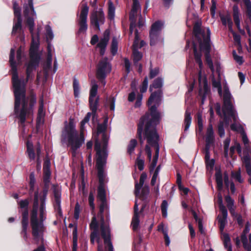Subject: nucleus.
<instances>
[{"label":"nucleus","mask_w":251,"mask_h":251,"mask_svg":"<svg viewBox=\"0 0 251 251\" xmlns=\"http://www.w3.org/2000/svg\"><path fill=\"white\" fill-rule=\"evenodd\" d=\"M198 126L199 130L201 132L203 130V124L202 120V115L201 113L198 114Z\"/></svg>","instance_id":"57"},{"label":"nucleus","mask_w":251,"mask_h":251,"mask_svg":"<svg viewBox=\"0 0 251 251\" xmlns=\"http://www.w3.org/2000/svg\"><path fill=\"white\" fill-rule=\"evenodd\" d=\"M232 33L233 39L235 42H236L238 45L241 44V37L239 35L237 34L233 30L231 31Z\"/></svg>","instance_id":"64"},{"label":"nucleus","mask_w":251,"mask_h":251,"mask_svg":"<svg viewBox=\"0 0 251 251\" xmlns=\"http://www.w3.org/2000/svg\"><path fill=\"white\" fill-rule=\"evenodd\" d=\"M98 85L96 83L95 80L91 81V87L90 90V96L89 99V102L90 104V107L93 113H95L97 109L99 97L95 99L96 97L98 92Z\"/></svg>","instance_id":"12"},{"label":"nucleus","mask_w":251,"mask_h":251,"mask_svg":"<svg viewBox=\"0 0 251 251\" xmlns=\"http://www.w3.org/2000/svg\"><path fill=\"white\" fill-rule=\"evenodd\" d=\"M215 177L218 189L221 190L223 188V177L221 172L220 171L217 172Z\"/></svg>","instance_id":"35"},{"label":"nucleus","mask_w":251,"mask_h":251,"mask_svg":"<svg viewBox=\"0 0 251 251\" xmlns=\"http://www.w3.org/2000/svg\"><path fill=\"white\" fill-rule=\"evenodd\" d=\"M192 118L191 117V113L188 110H186L185 113V118H184V125H185V129L184 130H187L191 123Z\"/></svg>","instance_id":"33"},{"label":"nucleus","mask_w":251,"mask_h":251,"mask_svg":"<svg viewBox=\"0 0 251 251\" xmlns=\"http://www.w3.org/2000/svg\"><path fill=\"white\" fill-rule=\"evenodd\" d=\"M104 21V15L102 10L93 12L90 16L91 24L95 25L99 29L100 24H103Z\"/></svg>","instance_id":"16"},{"label":"nucleus","mask_w":251,"mask_h":251,"mask_svg":"<svg viewBox=\"0 0 251 251\" xmlns=\"http://www.w3.org/2000/svg\"><path fill=\"white\" fill-rule=\"evenodd\" d=\"M207 31V37H205L204 36V35L203 34V36L201 37V40H199V44H201V43L202 44H203L204 42V41L206 40H208L209 44H210V30L209 28H207L206 29Z\"/></svg>","instance_id":"53"},{"label":"nucleus","mask_w":251,"mask_h":251,"mask_svg":"<svg viewBox=\"0 0 251 251\" xmlns=\"http://www.w3.org/2000/svg\"><path fill=\"white\" fill-rule=\"evenodd\" d=\"M95 148L96 150V166L98 171L100 183L98 189V199L100 202H106L103 169L106 163L107 152L105 150H101L98 143L96 144Z\"/></svg>","instance_id":"4"},{"label":"nucleus","mask_w":251,"mask_h":251,"mask_svg":"<svg viewBox=\"0 0 251 251\" xmlns=\"http://www.w3.org/2000/svg\"><path fill=\"white\" fill-rule=\"evenodd\" d=\"M161 26L162 24L159 22H156L152 25L150 33L151 46L154 45L157 42L158 33L161 29Z\"/></svg>","instance_id":"17"},{"label":"nucleus","mask_w":251,"mask_h":251,"mask_svg":"<svg viewBox=\"0 0 251 251\" xmlns=\"http://www.w3.org/2000/svg\"><path fill=\"white\" fill-rule=\"evenodd\" d=\"M249 231L250 224L249 223H247L245 226V228L241 235V240L244 248L248 251H250L251 249V246L250 244H248V239L247 237V234L249 232Z\"/></svg>","instance_id":"22"},{"label":"nucleus","mask_w":251,"mask_h":251,"mask_svg":"<svg viewBox=\"0 0 251 251\" xmlns=\"http://www.w3.org/2000/svg\"><path fill=\"white\" fill-rule=\"evenodd\" d=\"M38 209L33 208L31 215L30 223H33L39 222L37 219Z\"/></svg>","instance_id":"49"},{"label":"nucleus","mask_w":251,"mask_h":251,"mask_svg":"<svg viewBox=\"0 0 251 251\" xmlns=\"http://www.w3.org/2000/svg\"><path fill=\"white\" fill-rule=\"evenodd\" d=\"M77 227L75 226L73 230V251H77Z\"/></svg>","instance_id":"32"},{"label":"nucleus","mask_w":251,"mask_h":251,"mask_svg":"<svg viewBox=\"0 0 251 251\" xmlns=\"http://www.w3.org/2000/svg\"><path fill=\"white\" fill-rule=\"evenodd\" d=\"M147 176L146 173H142L140 177L139 183H136L135 185V194L136 196L140 195V190L143 186L145 181L147 179Z\"/></svg>","instance_id":"27"},{"label":"nucleus","mask_w":251,"mask_h":251,"mask_svg":"<svg viewBox=\"0 0 251 251\" xmlns=\"http://www.w3.org/2000/svg\"><path fill=\"white\" fill-rule=\"evenodd\" d=\"M150 192L149 188L148 186H145L142 189L141 196L145 197L149 195Z\"/></svg>","instance_id":"63"},{"label":"nucleus","mask_w":251,"mask_h":251,"mask_svg":"<svg viewBox=\"0 0 251 251\" xmlns=\"http://www.w3.org/2000/svg\"><path fill=\"white\" fill-rule=\"evenodd\" d=\"M108 119H105L104 121V123L102 124H100L98 126L97 134L99 135L100 133H102V141L100 142L98 138L95 139V150L96 151L95 147L97 143H98L100 147L101 150H105L107 152V155H108V152L107 150L108 143L109 140V136H108L104 131H105L107 127V123Z\"/></svg>","instance_id":"8"},{"label":"nucleus","mask_w":251,"mask_h":251,"mask_svg":"<svg viewBox=\"0 0 251 251\" xmlns=\"http://www.w3.org/2000/svg\"><path fill=\"white\" fill-rule=\"evenodd\" d=\"M139 225V215H134L131 222V226L134 230L138 228Z\"/></svg>","instance_id":"39"},{"label":"nucleus","mask_w":251,"mask_h":251,"mask_svg":"<svg viewBox=\"0 0 251 251\" xmlns=\"http://www.w3.org/2000/svg\"><path fill=\"white\" fill-rule=\"evenodd\" d=\"M141 154L140 153L136 160V165L140 171H142L144 168V160L141 158Z\"/></svg>","instance_id":"40"},{"label":"nucleus","mask_w":251,"mask_h":251,"mask_svg":"<svg viewBox=\"0 0 251 251\" xmlns=\"http://www.w3.org/2000/svg\"><path fill=\"white\" fill-rule=\"evenodd\" d=\"M246 7V14L251 22V0H243Z\"/></svg>","instance_id":"37"},{"label":"nucleus","mask_w":251,"mask_h":251,"mask_svg":"<svg viewBox=\"0 0 251 251\" xmlns=\"http://www.w3.org/2000/svg\"><path fill=\"white\" fill-rule=\"evenodd\" d=\"M115 99L114 97L110 98L108 100V103L109 105L111 110H114L115 109Z\"/></svg>","instance_id":"61"},{"label":"nucleus","mask_w":251,"mask_h":251,"mask_svg":"<svg viewBox=\"0 0 251 251\" xmlns=\"http://www.w3.org/2000/svg\"><path fill=\"white\" fill-rule=\"evenodd\" d=\"M53 192L56 205L58 206V208L60 207L61 203V190L60 188L58 185H53Z\"/></svg>","instance_id":"26"},{"label":"nucleus","mask_w":251,"mask_h":251,"mask_svg":"<svg viewBox=\"0 0 251 251\" xmlns=\"http://www.w3.org/2000/svg\"><path fill=\"white\" fill-rule=\"evenodd\" d=\"M219 197V206H220V210L221 212H222V216H227V211L226 208V207L222 203V197L221 195H219L218 196Z\"/></svg>","instance_id":"43"},{"label":"nucleus","mask_w":251,"mask_h":251,"mask_svg":"<svg viewBox=\"0 0 251 251\" xmlns=\"http://www.w3.org/2000/svg\"><path fill=\"white\" fill-rule=\"evenodd\" d=\"M80 213V205L78 203H76L75 205L74 211V217L75 219L77 220L79 217Z\"/></svg>","instance_id":"59"},{"label":"nucleus","mask_w":251,"mask_h":251,"mask_svg":"<svg viewBox=\"0 0 251 251\" xmlns=\"http://www.w3.org/2000/svg\"><path fill=\"white\" fill-rule=\"evenodd\" d=\"M89 203L91 209L94 210L95 209V204L94 203V196L92 192H90L88 198Z\"/></svg>","instance_id":"55"},{"label":"nucleus","mask_w":251,"mask_h":251,"mask_svg":"<svg viewBox=\"0 0 251 251\" xmlns=\"http://www.w3.org/2000/svg\"><path fill=\"white\" fill-rule=\"evenodd\" d=\"M212 85L214 87L218 88V93L221 95L222 94V87L220 82L214 79L212 80Z\"/></svg>","instance_id":"58"},{"label":"nucleus","mask_w":251,"mask_h":251,"mask_svg":"<svg viewBox=\"0 0 251 251\" xmlns=\"http://www.w3.org/2000/svg\"><path fill=\"white\" fill-rule=\"evenodd\" d=\"M194 57L195 61L197 63H198L199 68H200V71L199 73V81H200V78L201 76V70L203 68V63L202 62V60L201 59V52H199L197 50V48L195 45H194Z\"/></svg>","instance_id":"24"},{"label":"nucleus","mask_w":251,"mask_h":251,"mask_svg":"<svg viewBox=\"0 0 251 251\" xmlns=\"http://www.w3.org/2000/svg\"><path fill=\"white\" fill-rule=\"evenodd\" d=\"M232 177L240 183H242L243 181V180L241 178L240 171L235 172H232Z\"/></svg>","instance_id":"51"},{"label":"nucleus","mask_w":251,"mask_h":251,"mask_svg":"<svg viewBox=\"0 0 251 251\" xmlns=\"http://www.w3.org/2000/svg\"><path fill=\"white\" fill-rule=\"evenodd\" d=\"M201 23L198 22L195 23L194 26V32L198 41L201 40V37L203 36V32L201 30Z\"/></svg>","instance_id":"29"},{"label":"nucleus","mask_w":251,"mask_h":251,"mask_svg":"<svg viewBox=\"0 0 251 251\" xmlns=\"http://www.w3.org/2000/svg\"><path fill=\"white\" fill-rule=\"evenodd\" d=\"M18 204L20 208L23 209V211H25V210H27L28 211L27 208L29 204V201L28 200L25 199L21 200L18 202Z\"/></svg>","instance_id":"46"},{"label":"nucleus","mask_w":251,"mask_h":251,"mask_svg":"<svg viewBox=\"0 0 251 251\" xmlns=\"http://www.w3.org/2000/svg\"><path fill=\"white\" fill-rule=\"evenodd\" d=\"M52 63V54H51V48L49 45L48 47V57H47V66L49 68L51 67Z\"/></svg>","instance_id":"47"},{"label":"nucleus","mask_w":251,"mask_h":251,"mask_svg":"<svg viewBox=\"0 0 251 251\" xmlns=\"http://www.w3.org/2000/svg\"><path fill=\"white\" fill-rule=\"evenodd\" d=\"M224 105L223 107V114L225 117L226 115L231 116L234 121L237 120V116L235 111L234 110L231 103V95L227 86L224 88Z\"/></svg>","instance_id":"6"},{"label":"nucleus","mask_w":251,"mask_h":251,"mask_svg":"<svg viewBox=\"0 0 251 251\" xmlns=\"http://www.w3.org/2000/svg\"><path fill=\"white\" fill-rule=\"evenodd\" d=\"M91 115V113L88 112L81 122L79 135H78L75 129V126L72 119L70 120L68 125L67 122H65L66 125L62 132L61 142L62 144L66 143L67 142L68 145L71 146L73 156H74L75 155L77 150L84 143V126L86 123L89 121Z\"/></svg>","instance_id":"3"},{"label":"nucleus","mask_w":251,"mask_h":251,"mask_svg":"<svg viewBox=\"0 0 251 251\" xmlns=\"http://www.w3.org/2000/svg\"><path fill=\"white\" fill-rule=\"evenodd\" d=\"M220 17L223 25L225 26L227 25L229 30L232 31L233 23L230 16L227 14L226 15H221Z\"/></svg>","instance_id":"25"},{"label":"nucleus","mask_w":251,"mask_h":251,"mask_svg":"<svg viewBox=\"0 0 251 251\" xmlns=\"http://www.w3.org/2000/svg\"><path fill=\"white\" fill-rule=\"evenodd\" d=\"M27 24L32 36V43L30 49V60L27 65L26 71V78L25 81L19 79L15 62L14 61L15 50L11 49L9 57L12 71V82L15 98L14 112L16 117L21 122H25L26 116L32 112V107L36 102L35 95L31 94L29 97H25V84L30 77L31 72L38 65L39 57L37 51L39 46V33L36 38L34 37L33 31L34 23L33 18H28Z\"/></svg>","instance_id":"1"},{"label":"nucleus","mask_w":251,"mask_h":251,"mask_svg":"<svg viewBox=\"0 0 251 251\" xmlns=\"http://www.w3.org/2000/svg\"><path fill=\"white\" fill-rule=\"evenodd\" d=\"M111 65L107 58L101 59L97 67L96 76L99 79H104L111 71Z\"/></svg>","instance_id":"9"},{"label":"nucleus","mask_w":251,"mask_h":251,"mask_svg":"<svg viewBox=\"0 0 251 251\" xmlns=\"http://www.w3.org/2000/svg\"><path fill=\"white\" fill-rule=\"evenodd\" d=\"M218 133L220 137H223L225 135V129L223 123L221 122L218 126Z\"/></svg>","instance_id":"60"},{"label":"nucleus","mask_w":251,"mask_h":251,"mask_svg":"<svg viewBox=\"0 0 251 251\" xmlns=\"http://www.w3.org/2000/svg\"><path fill=\"white\" fill-rule=\"evenodd\" d=\"M32 228V235L33 240L36 244H38L40 242L43 241V234L45 230V227L42 222H36L31 223Z\"/></svg>","instance_id":"10"},{"label":"nucleus","mask_w":251,"mask_h":251,"mask_svg":"<svg viewBox=\"0 0 251 251\" xmlns=\"http://www.w3.org/2000/svg\"><path fill=\"white\" fill-rule=\"evenodd\" d=\"M26 153L31 161H34L36 158L37 169H40L41 161L40 158L41 151L40 144L38 143L34 148L32 143L28 140L26 142Z\"/></svg>","instance_id":"7"},{"label":"nucleus","mask_w":251,"mask_h":251,"mask_svg":"<svg viewBox=\"0 0 251 251\" xmlns=\"http://www.w3.org/2000/svg\"><path fill=\"white\" fill-rule=\"evenodd\" d=\"M225 200L229 210L231 213H232V212L234 211V201L229 196H226L225 198Z\"/></svg>","instance_id":"38"},{"label":"nucleus","mask_w":251,"mask_h":251,"mask_svg":"<svg viewBox=\"0 0 251 251\" xmlns=\"http://www.w3.org/2000/svg\"><path fill=\"white\" fill-rule=\"evenodd\" d=\"M233 56L234 59L240 65H242L243 63L244 59L243 58V57L241 56L238 55L236 54L235 50L233 51Z\"/></svg>","instance_id":"50"},{"label":"nucleus","mask_w":251,"mask_h":251,"mask_svg":"<svg viewBox=\"0 0 251 251\" xmlns=\"http://www.w3.org/2000/svg\"><path fill=\"white\" fill-rule=\"evenodd\" d=\"M110 31L106 30L103 34L102 37L100 39L97 47L100 49V54L103 55L105 52V48L109 40Z\"/></svg>","instance_id":"19"},{"label":"nucleus","mask_w":251,"mask_h":251,"mask_svg":"<svg viewBox=\"0 0 251 251\" xmlns=\"http://www.w3.org/2000/svg\"><path fill=\"white\" fill-rule=\"evenodd\" d=\"M227 216L223 215L222 217L218 216V222L220 224V229L221 231H223L227 223Z\"/></svg>","instance_id":"36"},{"label":"nucleus","mask_w":251,"mask_h":251,"mask_svg":"<svg viewBox=\"0 0 251 251\" xmlns=\"http://www.w3.org/2000/svg\"><path fill=\"white\" fill-rule=\"evenodd\" d=\"M24 14L25 17H27L29 16H34L36 15L35 12V14H33V13L31 12V10L28 5V3L24 5Z\"/></svg>","instance_id":"45"},{"label":"nucleus","mask_w":251,"mask_h":251,"mask_svg":"<svg viewBox=\"0 0 251 251\" xmlns=\"http://www.w3.org/2000/svg\"><path fill=\"white\" fill-rule=\"evenodd\" d=\"M90 227L91 230H93L90 235L91 242L92 244H94L95 240H96L99 244L98 247L100 246L101 250L102 251L101 247L100 245V238L98 236V224L95 215H94L92 218V221L90 225Z\"/></svg>","instance_id":"15"},{"label":"nucleus","mask_w":251,"mask_h":251,"mask_svg":"<svg viewBox=\"0 0 251 251\" xmlns=\"http://www.w3.org/2000/svg\"><path fill=\"white\" fill-rule=\"evenodd\" d=\"M168 202L166 200H164L161 205V208L162 211V215L164 217H166L167 216V208H168Z\"/></svg>","instance_id":"48"},{"label":"nucleus","mask_w":251,"mask_h":251,"mask_svg":"<svg viewBox=\"0 0 251 251\" xmlns=\"http://www.w3.org/2000/svg\"><path fill=\"white\" fill-rule=\"evenodd\" d=\"M140 10V5L138 1L133 2L132 9L130 13L129 19L134 22L137 15L138 12Z\"/></svg>","instance_id":"28"},{"label":"nucleus","mask_w":251,"mask_h":251,"mask_svg":"<svg viewBox=\"0 0 251 251\" xmlns=\"http://www.w3.org/2000/svg\"><path fill=\"white\" fill-rule=\"evenodd\" d=\"M115 7L111 0L108 1V16L112 19L114 17Z\"/></svg>","instance_id":"44"},{"label":"nucleus","mask_w":251,"mask_h":251,"mask_svg":"<svg viewBox=\"0 0 251 251\" xmlns=\"http://www.w3.org/2000/svg\"><path fill=\"white\" fill-rule=\"evenodd\" d=\"M74 94L75 97L78 96L79 92V82L77 80L74 79L73 82Z\"/></svg>","instance_id":"54"},{"label":"nucleus","mask_w":251,"mask_h":251,"mask_svg":"<svg viewBox=\"0 0 251 251\" xmlns=\"http://www.w3.org/2000/svg\"><path fill=\"white\" fill-rule=\"evenodd\" d=\"M22 229L21 234L23 236L24 239L26 241L27 239V228L28 226V211L25 210L22 211Z\"/></svg>","instance_id":"18"},{"label":"nucleus","mask_w":251,"mask_h":251,"mask_svg":"<svg viewBox=\"0 0 251 251\" xmlns=\"http://www.w3.org/2000/svg\"><path fill=\"white\" fill-rule=\"evenodd\" d=\"M137 142L135 139H131L127 147V152L129 154H131L133 152L135 148L137 146Z\"/></svg>","instance_id":"41"},{"label":"nucleus","mask_w":251,"mask_h":251,"mask_svg":"<svg viewBox=\"0 0 251 251\" xmlns=\"http://www.w3.org/2000/svg\"><path fill=\"white\" fill-rule=\"evenodd\" d=\"M50 160H45L43 166V179L44 182L45 183V188L43 191V197L41 199V202L43 201L44 203H45V201L47 195L48 189L50 185V177L51 175V172L50 171Z\"/></svg>","instance_id":"11"},{"label":"nucleus","mask_w":251,"mask_h":251,"mask_svg":"<svg viewBox=\"0 0 251 251\" xmlns=\"http://www.w3.org/2000/svg\"><path fill=\"white\" fill-rule=\"evenodd\" d=\"M159 73L158 68H155L154 69H151L150 72V78H153L156 76Z\"/></svg>","instance_id":"62"},{"label":"nucleus","mask_w":251,"mask_h":251,"mask_svg":"<svg viewBox=\"0 0 251 251\" xmlns=\"http://www.w3.org/2000/svg\"><path fill=\"white\" fill-rule=\"evenodd\" d=\"M148 77H146L142 83V84L140 87V92L142 93L145 92L148 88Z\"/></svg>","instance_id":"52"},{"label":"nucleus","mask_w":251,"mask_h":251,"mask_svg":"<svg viewBox=\"0 0 251 251\" xmlns=\"http://www.w3.org/2000/svg\"><path fill=\"white\" fill-rule=\"evenodd\" d=\"M22 19H17V21L13 25L12 35H15L21 32L22 30Z\"/></svg>","instance_id":"31"},{"label":"nucleus","mask_w":251,"mask_h":251,"mask_svg":"<svg viewBox=\"0 0 251 251\" xmlns=\"http://www.w3.org/2000/svg\"><path fill=\"white\" fill-rule=\"evenodd\" d=\"M214 141L215 136L213 126L211 124H209L205 133L206 146L207 147L210 146L214 143Z\"/></svg>","instance_id":"21"},{"label":"nucleus","mask_w":251,"mask_h":251,"mask_svg":"<svg viewBox=\"0 0 251 251\" xmlns=\"http://www.w3.org/2000/svg\"><path fill=\"white\" fill-rule=\"evenodd\" d=\"M200 50L201 51H203L205 53V59L207 65L211 69L212 73L214 72V68L212 60L211 58L209 52L210 50V45L209 44L208 40H206L204 41L203 44L201 43L200 44Z\"/></svg>","instance_id":"14"},{"label":"nucleus","mask_w":251,"mask_h":251,"mask_svg":"<svg viewBox=\"0 0 251 251\" xmlns=\"http://www.w3.org/2000/svg\"><path fill=\"white\" fill-rule=\"evenodd\" d=\"M118 50V41L116 37H113L112 41L111 51L113 55L116 54Z\"/></svg>","instance_id":"42"},{"label":"nucleus","mask_w":251,"mask_h":251,"mask_svg":"<svg viewBox=\"0 0 251 251\" xmlns=\"http://www.w3.org/2000/svg\"><path fill=\"white\" fill-rule=\"evenodd\" d=\"M139 42V36L137 30L135 32V39L133 45V61L135 64H137L138 62L142 58V54L141 53L136 50V48L138 46Z\"/></svg>","instance_id":"20"},{"label":"nucleus","mask_w":251,"mask_h":251,"mask_svg":"<svg viewBox=\"0 0 251 251\" xmlns=\"http://www.w3.org/2000/svg\"><path fill=\"white\" fill-rule=\"evenodd\" d=\"M162 86V80L160 78H157L155 79L153 83L150 85V92H152L153 90V88L154 89H158V90H160V89Z\"/></svg>","instance_id":"34"},{"label":"nucleus","mask_w":251,"mask_h":251,"mask_svg":"<svg viewBox=\"0 0 251 251\" xmlns=\"http://www.w3.org/2000/svg\"><path fill=\"white\" fill-rule=\"evenodd\" d=\"M89 11V7L86 3L83 4L79 17V32L85 31L87 29V18Z\"/></svg>","instance_id":"13"},{"label":"nucleus","mask_w":251,"mask_h":251,"mask_svg":"<svg viewBox=\"0 0 251 251\" xmlns=\"http://www.w3.org/2000/svg\"><path fill=\"white\" fill-rule=\"evenodd\" d=\"M233 17L238 29L241 30L240 11L237 4H235L233 6Z\"/></svg>","instance_id":"23"},{"label":"nucleus","mask_w":251,"mask_h":251,"mask_svg":"<svg viewBox=\"0 0 251 251\" xmlns=\"http://www.w3.org/2000/svg\"><path fill=\"white\" fill-rule=\"evenodd\" d=\"M161 96V90H157L151 94L148 101L150 114L147 113L140 119L138 126L137 135L140 144L142 145L144 143L142 136V132L144 139L147 141L145 151L150 162V172H153L154 170L159 156V136L156 133L154 125H156L160 117V114L157 111L156 108L160 104Z\"/></svg>","instance_id":"2"},{"label":"nucleus","mask_w":251,"mask_h":251,"mask_svg":"<svg viewBox=\"0 0 251 251\" xmlns=\"http://www.w3.org/2000/svg\"><path fill=\"white\" fill-rule=\"evenodd\" d=\"M230 140L228 139H226L224 141V153L226 157H227L228 156V149L229 146Z\"/></svg>","instance_id":"56"},{"label":"nucleus","mask_w":251,"mask_h":251,"mask_svg":"<svg viewBox=\"0 0 251 251\" xmlns=\"http://www.w3.org/2000/svg\"><path fill=\"white\" fill-rule=\"evenodd\" d=\"M222 238L225 248L227 251H232L231 245L230 238L227 234L224 233L222 235Z\"/></svg>","instance_id":"30"},{"label":"nucleus","mask_w":251,"mask_h":251,"mask_svg":"<svg viewBox=\"0 0 251 251\" xmlns=\"http://www.w3.org/2000/svg\"><path fill=\"white\" fill-rule=\"evenodd\" d=\"M109 215V210L106 202H101L98 217L100 218L101 235L104 239L105 250L113 251V246L110 240V229L108 224L104 221V213Z\"/></svg>","instance_id":"5"}]
</instances>
